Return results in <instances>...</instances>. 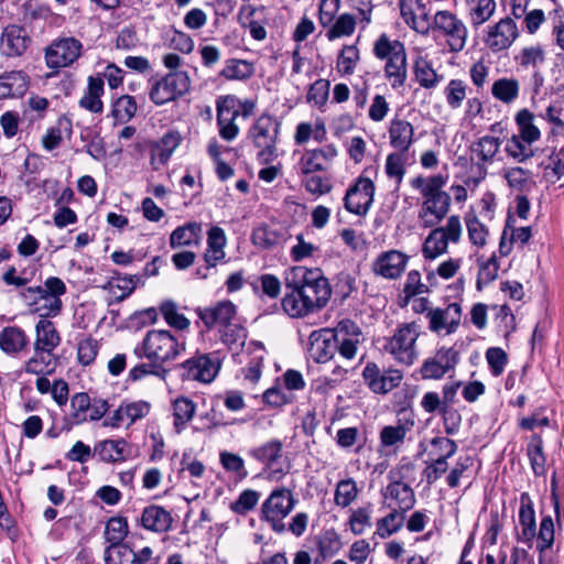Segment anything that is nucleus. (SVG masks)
Returning a JSON list of instances; mask_svg holds the SVG:
<instances>
[{
  "label": "nucleus",
  "mask_w": 564,
  "mask_h": 564,
  "mask_svg": "<svg viewBox=\"0 0 564 564\" xmlns=\"http://www.w3.org/2000/svg\"><path fill=\"white\" fill-rule=\"evenodd\" d=\"M362 377L375 393H387L398 387L403 378L400 370L389 369L381 372L378 365L369 362L362 370Z\"/></svg>",
  "instance_id": "nucleus-21"
},
{
  "label": "nucleus",
  "mask_w": 564,
  "mask_h": 564,
  "mask_svg": "<svg viewBox=\"0 0 564 564\" xmlns=\"http://www.w3.org/2000/svg\"><path fill=\"white\" fill-rule=\"evenodd\" d=\"M332 330L340 356L349 360L354 359L359 345L365 339L360 327L351 319L346 318Z\"/></svg>",
  "instance_id": "nucleus-15"
},
{
  "label": "nucleus",
  "mask_w": 564,
  "mask_h": 564,
  "mask_svg": "<svg viewBox=\"0 0 564 564\" xmlns=\"http://www.w3.org/2000/svg\"><path fill=\"white\" fill-rule=\"evenodd\" d=\"M446 184L447 176L442 174L430 176L419 175L411 180L412 188L420 192L423 200L446 194V192L443 189Z\"/></svg>",
  "instance_id": "nucleus-35"
},
{
  "label": "nucleus",
  "mask_w": 564,
  "mask_h": 564,
  "mask_svg": "<svg viewBox=\"0 0 564 564\" xmlns=\"http://www.w3.org/2000/svg\"><path fill=\"white\" fill-rule=\"evenodd\" d=\"M469 90L467 82L459 78L451 79L443 89L446 105L452 110L462 108L464 101L467 99Z\"/></svg>",
  "instance_id": "nucleus-48"
},
{
  "label": "nucleus",
  "mask_w": 564,
  "mask_h": 564,
  "mask_svg": "<svg viewBox=\"0 0 564 564\" xmlns=\"http://www.w3.org/2000/svg\"><path fill=\"white\" fill-rule=\"evenodd\" d=\"M500 144L499 138L484 135L473 143L471 153L481 165L492 163L496 154L499 152Z\"/></svg>",
  "instance_id": "nucleus-46"
},
{
  "label": "nucleus",
  "mask_w": 564,
  "mask_h": 564,
  "mask_svg": "<svg viewBox=\"0 0 564 564\" xmlns=\"http://www.w3.org/2000/svg\"><path fill=\"white\" fill-rule=\"evenodd\" d=\"M415 80L425 89H432L437 86L442 76L433 68L432 63L425 57H417L414 62Z\"/></svg>",
  "instance_id": "nucleus-50"
},
{
  "label": "nucleus",
  "mask_w": 564,
  "mask_h": 564,
  "mask_svg": "<svg viewBox=\"0 0 564 564\" xmlns=\"http://www.w3.org/2000/svg\"><path fill=\"white\" fill-rule=\"evenodd\" d=\"M457 362L458 354L454 348H440L434 356L424 360L421 366V376L423 379L440 380L454 370Z\"/></svg>",
  "instance_id": "nucleus-16"
},
{
  "label": "nucleus",
  "mask_w": 564,
  "mask_h": 564,
  "mask_svg": "<svg viewBox=\"0 0 564 564\" xmlns=\"http://www.w3.org/2000/svg\"><path fill=\"white\" fill-rule=\"evenodd\" d=\"M335 339L330 328L312 332L308 337L310 357L318 364L329 361L335 356L336 350H338Z\"/></svg>",
  "instance_id": "nucleus-23"
},
{
  "label": "nucleus",
  "mask_w": 564,
  "mask_h": 564,
  "mask_svg": "<svg viewBox=\"0 0 564 564\" xmlns=\"http://www.w3.org/2000/svg\"><path fill=\"white\" fill-rule=\"evenodd\" d=\"M191 89V78L185 70L170 72L156 80L149 93L150 99L158 106L165 105L185 95Z\"/></svg>",
  "instance_id": "nucleus-10"
},
{
  "label": "nucleus",
  "mask_w": 564,
  "mask_h": 564,
  "mask_svg": "<svg viewBox=\"0 0 564 564\" xmlns=\"http://www.w3.org/2000/svg\"><path fill=\"white\" fill-rule=\"evenodd\" d=\"M519 36V30L513 19L506 17L487 30L486 45L492 52L509 48Z\"/></svg>",
  "instance_id": "nucleus-18"
},
{
  "label": "nucleus",
  "mask_w": 564,
  "mask_h": 564,
  "mask_svg": "<svg viewBox=\"0 0 564 564\" xmlns=\"http://www.w3.org/2000/svg\"><path fill=\"white\" fill-rule=\"evenodd\" d=\"M540 117L552 126L551 133L553 135L564 134V105L561 101L550 104Z\"/></svg>",
  "instance_id": "nucleus-64"
},
{
  "label": "nucleus",
  "mask_w": 564,
  "mask_h": 564,
  "mask_svg": "<svg viewBox=\"0 0 564 564\" xmlns=\"http://www.w3.org/2000/svg\"><path fill=\"white\" fill-rule=\"evenodd\" d=\"M249 456L264 465L270 479H280L288 473L289 467L283 466V443L272 438L249 451Z\"/></svg>",
  "instance_id": "nucleus-11"
},
{
  "label": "nucleus",
  "mask_w": 564,
  "mask_h": 564,
  "mask_svg": "<svg viewBox=\"0 0 564 564\" xmlns=\"http://www.w3.org/2000/svg\"><path fill=\"white\" fill-rule=\"evenodd\" d=\"M468 18L474 28L490 20L496 11L495 0H466Z\"/></svg>",
  "instance_id": "nucleus-42"
},
{
  "label": "nucleus",
  "mask_w": 564,
  "mask_h": 564,
  "mask_svg": "<svg viewBox=\"0 0 564 564\" xmlns=\"http://www.w3.org/2000/svg\"><path fill=\"white\" fill-rule=\"evenodd\" d=\"M185 348L184 343L167 330H150L135 352L154 364H163L176 358Z\"/></svg>",
  "instance_id": "nucleus-5"
},
{
  "label": "nucleus",
  "mask_w": 564,
  "mask_h": 564,
  "mask_svg": "<svg viewBox=\"0 0 564 564\" xmlns=\"http://www.w3.org/2000/svg\"><path fill=\"white\" fill-rule=\"evenodd\" d=\"M384 500L388 501V507L398 509L399 511L406 512L415 505V495L413 489L401 481H393L389 484L383 491Z\"/></svg>",
  "instance_id": "nucleus-30"
},
{
  "label": "nucleus",
  "mask_w": 564,
  "mask_h": 564,
  "mask_svg": "<svg viewBox=\"0 0 564 564\" xmlns=\"http://www.w3.org/2000/svg\"><path fill=\"white\" fill-rule=\"evenodd\" d=\"M502 176L506 180L508 186L517 192L527 191L533 183L532 172L521 166L503 169Z\"/></svg>",
  "instance_id": "nucleus-54"
},
{
  "label": "nucleus",
  "mask_w": 564,
  "mask_h": 564,
  "mask_svg": "<svg viewBox=\"0 0 564 564\" xmlns=\"http://www.w3.org/2000/svg\"><path fill=\"white\" fill-rule=\"evenodd\" d=\"M174 427L181 433L193 419L196 412V404L187 397H178L172 403Z\"/></svg>",
  "instance_id": "nucleus-47"
},
{
  "label": "nucleus",
  "mask_w": 564,
  "mask_h": 564,
  "mask_svg": "<svg viewBox=\"0 0 564 564\" xmlns=\"http://www.w3.org/2000/svg\"><path fill=\"white\" fill-rule=\"evenodd\" d=\"M83 45L75 37H63L54 41L45 50L48 68H62L72 65L82 54Z\"/></svg>",
  "instance_id": "nucleus-13"
},
{
  "label": "nucleus",
  "mask_w": 564,
  "mask_h": 564,
  "mask_svg": "<svg viewBox=\"0 0 564 564\" xmlns=\"http://www.w3.org/2000/svg\"><path fill=\"white\" fill-rule=\"evenodd\" d=\"M280 131V123L270 115H261L249 130L256 148L258 161L261 164H269L278 156L276 141Z\"/></svg>",
  "instance_id": "nucleus-6"
},
{
  "label": "nucleus",
  "mask_w": 564,
  "mask_h": 564,
  "mask_svg": "<svg viewBox=\"0 0 564 564\" xmlns=\"http://www.w3.org/2000/svg\"><path fill=\"white\" fill-rule=\"evenodd\" d=\"M180 135L174 132L164 134L152 148L151 164L155 170L164 165L180 144Z\"/></svg>",
  "instance_id": "nucleus-37"
},
{
  "label": "nucleus",
  "mask_w": 564,
  "mask_h": 564,
  "mask_svg": "<svg viewBox=\"0 0 564 564\" xmlns=\"http://www.w3.org/2000/svg\"><path fill=\"white\" fill-rule=\"evenodd\" d=\"M137 109L134 97L123 95L113 102L111 115L117 122L127 123L135 116Z\"/></svg>",
  "instance_id": "nucleus-61"
},
{
  "label": "nucleus",
  "mask_w": 564,
  "mask_h": 564,
  "mask_svg": "<svg viewBox=\"0 0 564 564\" xmlns=\"http://www.w3.org/2000/svg\"><path fill=\"white\" fill-rule=\"evenodd\" d=\"M388 134L391 147L399 152L406 153L414 143V128L404 119H392Z\"/></svg>",
  "instance_id": "nucleus-31"
},
{
  "label": "nucleus",
  "mask_w": 564,
  "mask_h": 564,
  "mask_svg": "<svg viewBox=\"0 0 564 564\" xmlns=\"http://www.w3.org/2000/svg\"><path fill=\"white\" fill-rule=\"evenodd\" d=\"M398 6L406 25L422 34L429 32L431 23L421 0H398Z\"/></svg>",
  "instance_id": "nucleus-27"
},
{
  "label": "nucleus",
  "mask_w": 564,
  "mask_h": 564,
  "mask_svg": "<svg viewBox=\"0 0 564 564\" xmlns=\"http://www.w3.org/2000/svg\"><path fill=\"white\" fill-rule=\"evenodd\" d=\"M462 224L458 216L447 218L446 225L434 228L423 243V256L426 259H435L447 251L448 242L457 243L462 237Z\"/></svg>",
  "instance_id": "nucleus-9"
},
{
  "label": "nucleus",
  "mask_w": 564,
  "mask_h": 564,
  "mask_svg": "<svg viewBox=\"0 0 564 564\" xmlns=\"http://www.w3.org/2000/svg\"><path fill=\"white\" fill-rule=\"evenodd\" d=\"M254 74V66L246 59H228L220 72V76L228 80H245Z\"/></svg>",
  "instance_id": "nucleus-55"
},
{
  "label": "nucleus",
  "mask_w": 564,
  "mask_h": 564,
  "mask_svg": "<svg viewBox=\"0 0 564 564\" xmlns=\"http://www.w3.org/2000/svg\"><path fill=\"white\" fill-rule=\"evenodd\" d=\"M516 122L519 128L517 135L527 142H535L540 139L541 132L534 124V115L528 109H521L516 115Z\"/></svg>",
  "instance_id": "nucleus-57"
},
{
  "label": "nucleus",
  "mask_w": 564,
  "mask_h": 564,
  "mask_svg": "<svg viewBox=\"0 0 564 564\" xmlns=\"http://www.w3.org/2000/svg\"><path fill=\"white\" fill-rule=\"evenodd\" d=\"M420 336V326L404 323L397 327L392 335L383 338L382 352L402 366H411L417 359L416 340Z\"/></svg>",
  "instance_id": "nucleus-4"
},
{
  "label": "nucleus",
  "mask_w": 564,
  "mask_h": 564,
  "mask_svg": "<svg viewBox=\"0 0 564 564\" xmlns=\"http://www.w3.org/2000/svg\"><path fill=\"white\" fill-rule=\"evenodd\" d=\"M283 240L281 230L269 226H260L252 232V242L263 249H271Z\"/></svg>",
  "instance_id": "nucleus-62"
},
{
  "label": "nucleus",
  "mask_w": 564,
  "mask_h": 564,
  "mask_svg": "<svg viewBox=\"0 0 564 564\" xmlns=\"http://www.w3.org/2000/svg\"><path fill=\"white\" fill-rule=\"evenodd\" d=\"M65 293V283L57 276H50L43 285L29 286L20 295L31 313L40 318H54L62 312L61 296Z\"/></svg>",
  "instance_id": "nucleus-1"
},
{
  "label": "nucleus",
  "mask_w": 564,
  "mask_h": 564,
  "mask_svg": "<svg viewBox=\"0 0 564 564\" xmlns=\"http://www.w3.org/2000/svg\"><path fill=\"white\" fill-rule=\"evenodd\" d=\"M375 192L373 182L369 177L359 176L345 194L346 210L357 216H365L372 206Z\"/></svg>",
  "instance_id": "nucleus-12"
},
{
  "label": "nucleus",
  "mask_w": 564,
  "mask_h": 564,
  "mask_svg": "<svg viewBox=\"0 0 564 564\" xmlns=\"http://www.w3.org/2000/svg\"><path fill=\"white\" fill-rule=\"evenodd\" d=\"M104 94V80L100 77L90 76L88 78L87 90L79 100V106L90 112L101 113L104 104L101 96Z\"/></svg>",
  "instance_id": "nucleus-39"
},
{
  "label": "nucleus",
  "mask_w": 564,
  "mask_h": 564,
  "mask_svg": "<svg viewBox=\"0 0 564 564\" xmlns=\"http://www.w3.org/2000/svg\"><path fill=\"white\" fill-rule=\"evenodd\" d=\"M409 257L399 250H389L380 253L372 262V271L376 275L394 280L404 272Z\"/></svg>",
  "instance_id": "nucleus-24"
},
{
  "label": "nucleus",
  "mask_w": 564,
  "mask_h": 564,
  "mask_svg": "<svg viewBox=\"0 0 564 564\" xmlns=\"http://www.w3.org/2000/svg\"><path fill=\"white\" fill-rule=\"evenodd\" d=\"M358 495L356 481L352 478L343 479L336 485L334 502L340 508H347L358 498Z\"/></svg>",
  "instance_id": "nucleus-59"
},
{
  "label": "nucleus",
  "mask_w": 564,
  "mask_h": 564,
  "mask_svg": "<svg viewBox=\"0 0 564 564\" xmlns=\"http://www.w3.org/2000/svg\"><path fill=\"white\" fill-rule=\"evenodd\" d=\"M431 26L444 37L449 52L459 53L465 48L468 30L455 13L447 10L437 11Z\"/></svg>",
  "instance_id": "nucleus-8"
},
{
  "label": "nucleus",
  "mask_w": 564,
  "mask_h": 564,
  "mask_svg": "<svg viewBox=\"0 0 564 564\" xmlns=\"http://www.w3.org/2000/svg\"><path fill=\"white\" fill-rule=\"evenodd\" d=\"M327 131L324 121L317 120L315 123L300 122L294 133V142L299 145L307 143L311 139L318 143L326 140Z\"/></svg>",
  "instance_id": "nucleus-43"
},
{
  "label": "nucleus",
  "mask_w": 564,
  "mask_h": 564,
  "mask_svg": "<svg viewBox=\"0 0 564 564\" xmlns=\"http://www.w3.org/2000/svg\"><path fill=\"white\" fill-rule=\"evenodd\" d=\"M405 513L398 509H391V512L379 519L376 523V532L380 539H387L397 533L404 523Z\"/></svg>",
  "instance_id": "nucleus-56"
},
{
  "label": "nucleus",
  "mask_w": 564,
  "mask_h": 564,
  "mask_svg": "<svg viewBox=\"0 0 564 564\" xmlns=\"http://www.w3.org/2000/svg\"><path fill=\"white\" fill-rule=\"evenodd\" d=\"M150 410L151 404L147 401H124L111 415L105 419L102 425L109 427L130 426L135 421L145 417Z\"/></svg>",
  "instance_id": "nucleus-19"
},
{
  "label": "nucleus",
  "mask_w": 564,
  "mask_h": 564,
  "mask_svg": "<svg viewBox=\"0 0 564 564\" xmlns=\"http://www.w3.org/2000/svg\"><path fill=\"white\" fill-rule=\"evenodd\" d=\"M285 286L300 289L313 312L324 307L332 296L328 280L319 269L292 268L286 274Z\"/></svg>",
  "instance_id": "nucleus-2"
},
{
  "label": "nucleus",
  "mask_w": 564,
  "mask_h": 564,
  "mask_svg": "<svg viewBox=\"0 0 564 564\" xmlns=\"http://www.w3.org/2000/svg\"><path fill=\"white\" fill-rule=\"evenodd\" d=\"M226 242L227 239L223 228L213 226L208 230L207 249L204 253L207 268H214L225 259L226 253L224 249Z\"/></svg>",
  "instance_id": "nucleus-33"
},
{
  "label": "nucleus",
  "mask_w": 564,
  "mask_h": 564,
  "mask_svg": "<svg viewBox=\"0 0 564 564\" xmlns=\"http://www.w3.org/2000/svg\"><path fill=\"white\" fill-rule=\"evenodd\" d=\"M96 449L100 459L107 463L123 462L129 455V446L123 438L102 441Z\"/></svg>",
  "instance_id": "nucleus-41"
},
{
  "label": "nucleus",
  "mask_w": 564,
  "mask_h": 564,
  "mask_svg": "<svg viewBox=\"0 0 564 564\" xmlns=\"http://www.w3.org/2000/svg\"><path fill=\"white\" fill-rule=\"evenodd\" d=\"M152 553L149 546L135 553L127 544H115L105 550L104 560L105 564H140L150 561Z\"/></svg>",
  "instance_id": "nucleus-28"
},
{
  "label": "nucleus",
  "mask_w": 564,
  "mask_h": 564,
  "mask_svg": "<svg viewBox=\"0 0 564 564\" xmlns=\"http://www.w3.org/2000/svg\"><path fill=\"white\" fill-rule=\"evenodd\" d=\"M357 20L350 13H341L325 29L328 41L351 36L356 30Z\"/></svg>",
  "instance_id": "nucleus-49"
},
{
  "label": "nucleus",
  "mask_w": 564,
  "mask_h": 564,
  "mask_svg": "<svg viewBox=\"0 0 564 564\" xmlns=\"http://www.w3.org/2000/svg\"><path fill=\"white\" fill-rule=\"evenodd\" d=\"M196 314L208 329L218 327L220 330L232 323L237 315V307L231 301L224 300L205 307H198Z\"/></svg>",
  "instance_id": "nucleus-17"
},
{
  "label": "nucleus",
  "mask_w": 564,
  "mask_h": 564,
  "mask_svg": "<svg viewBox=\"0 0 564 564\" xmlns=\"http://www.w3.org/2000/svg\"><path fill=\"white\" fill-rule=\"evenodd\" d=\"M141 522L144 529L163 533L171 529L173 519L164 508L149 506L142 512Z\"/></svg>",
  "instance_id": "nucleus-34"
},
{
  "label": "nucleus",
  "mask_w": 564,
  "mask_h": 564,
  "mask_svg": "<svg viewBox=\"0 0 564 564\" xmlns=\"http://www.w3.org/2000/svg\"><path fill=\"white\" fill-rule=\"evenodd\" d=\"M239 115L240 110L236 97L228 96L218 102L217 122L219 126V134L226 141H231L238 135L239 128L236 124V119Z\"/></svg>",
  "instance_id": "nucleus-22"
},
{
  "label": "nucleus",
  "mask_w": 564,
  "mask_h": 564,
  "mask_svg": "<svg viewBox=\"0 0 564 564\" xmlns=\"http://www.w3.org/2000/svg\"><path fill=\"white\" fill-rule=\"evenodd\" d=\"M28 345V337L23 329L18 326H7L0 332V349L14 355L22 351Z\"/></svg>",
  "instance_id": "nucleus-38"
},
{
  "label": "nucleus",
  "mask_w": 564,
  "mask_h": 564,
  "mask_svg": "<svg viewBox=\"0 0 564 564\" xmlns=\"http://www.w3.org/2000/svg\"><path fill=\"white\" fill-rule=\"evenodd\" d=\"M373 55L384 61V75L393 89L401 88L408 76L406 52L402 42L382 33L373 43Z\"/></svg>",
  "instance_id": "nucleus-3"
},
{
  "label": "nucleus",
  "mask_w": 564,
  "mask_h": 564,
  "mask_svg": "<svg viewBox=\"0 0 564 564\" xmlns=\"http://www.w3.org/2000/svg\"><path fill=\"white\" fill-rule=\"evenodd\" d=\"M53 351L33 347V355L25 361L24 371L31 375H50L55 368Z\"/></svg>",
  "instance_id": "nucleus-40"
},
{
  "label": "nucleus",
  "mask_w": 564,
  "mask_h": 564,
  "mask_svg": "<svg viewBox=\"0 0 564 564\" xmlns=\"http://www.w3.org/2000/svg\"><path fill=\"white\" fill-rule=\"evenodd\" d=\"M338 155L335 144L306 150L300 158L296 169L301 175H311L327 171Z\"/></svg>",
  "instance_id": "nucleus-14"
},
{
  "label": "nucleus",
  "mask_w": 564,
  "mask_h": 564,
  "mask_svg": "<svg viewBox=\"0 0 564 564\" xmlns=\"http://www.w3.org/2000/svg\"><path fill=\"white\" fill-rule=\"evenodd\" d=\"M519 522L521 531L518 534V540L530 544L536 534L535 514L533 507L530 503H521L519 510Z\"/></svg>",
  "instance_id": "nucleus-53"
},
{
  "label": "nucleus",
  "mask_w": 564,
  "mask_h": 564,
  "mask_svg": "<svg viewBox=\"0 0 564 564\" xmlns=\"http://www.w3.org/2000/svg\"><path fill=\"white\" fill-rule=\"evenodd\" d=\"M295 507V499L288 488H276L263 501L261 506V520L269 523L276 533L285 531L284 519Z\"/></svg>",
  "instance_id": "nucleus-7"
},
{
  "label": "nucleus",
  "mask_w": 564,
  "mask_h": 564,
  "mask_svg": "<svg viewBox=\"0 0 564 564\" xmlns=\"http://www.w3.org/2000/svg\"><path fill=\"white\" fill-rule=\"evenodd\" d=\"M219 368L218 359H213L209 355H199L182 364V376L187 380L209 383L217 376Z\"/></svg>",
  "instance_id": "nucleus-20"
},
{
  "label": "nucleus",
  "mask_w": 564,
  "mask_h": 564,
  "mask_svg": "<svg viewBox=\"0 0 564 564\" xmlns=\"http://www.w3.org/2000/svg\"><path fill=\"white\" fill-rule=\"evenodd\" d=\"M202 239V225L198 223H187L174 229L170 236V246L172 249H178L189 246H198Z\"/></svg>",
  "instance_id": "nucleus-36"
},
{
  "label": "nucleus",
  "mask_w": 564,
  "mask_h": 564,
  "mask_svg": "<svg viewBox=\"0 0 564 564\" xmlns=\"http://www.w3.org/2000/svg\"><path fill=\"white\" fill-rule=\"evenodd\" d=\"M288 289L291 291L283 297L282 307L289 316L303 317L313 312L300 289Z\"/></svg>",
  "instance_id": "nucleus-44"
},
{
  "label": "nucleus",
  "mask_w": 564,
  "mask_h": 564,
  "mask_svg": "<svg viewBox=\"0 0 564 564\" xmlns=\"http://www.w3.org/2000/svg\"><path fill=\"white\" fill-rule=\"evenodd\" d=\"M221 341L234 351H238L241 347H243L247 339V330L235 323L229 324L228 326L221 328L219 330Z\"/></svg>",
  "instance_id": "nucleus-63"
},
{
  "label": "nucleus",
  "mask_w": 564,
  "mask_h": 564,
  "mask_svg": "<svg viewBox=\"0 0 564 564\" xmlns=\"http://www.w3.org/2000/svg\"><path fill=\"white\" fill-rule=\"evenodd\" d=\"M35 339L33 347L40 350L53 351L61 344V335L50 318H40L35 324Z\"/></svg>",
  "instance_id": "nucleus-32"
},
{
  "label": "nucleus",
  "mask_w": 564,
  "mask_h": 564,
  "mask_svg": "<svg viewBox=\"0 0 564 564\" xmlns=\"http://www.w3.org/2000/svg\"><path fill=\"white\" fill-rule=\"evenodd\" d=\"M360 61V52L357 45H344L336 59V70L341 76H350L355 73Z\"/></svg>",
  "instance_id": "nucleus-51"
},
{
  "label": "nucleus",
  "mask_w": 564,
  "mask_h": 564,
  "mask_svg": "<svg viewBox=\"0 0 564 564\" xmlns=\"http://www.w3.org/2000/svg\"><path fill=\"white\" fill-rule=\"evenodd\" d=\"M408 156L404 152H392L386 158L384 173L392 181L395 188H399L406 173Z\"/></svg>",
  "instance_id": "nucleus-45"
},
{
  "label": "nucleus",
  "mask_w": 564,
  "mask_h": 564,
  "mask_svg": "<svg viewBox=\"0 0 564 564\" xmlns=\"http://www.w3.org/2000/svg\"><path fill=\"white\" fill-rule=\"evenodd\" d=\"M413 426V420H406L403 423L399 421L397 425L384 426L380 432L382 445L393 446L403 443L408 432H410Z\"/></svg>",
  "instance_id": "nucleus-58"
},
{
  "label": "nucleus",
  "mask_w": 564,
  "mask_h": 564,
  "mask_svg": "<svg viewBox=\"0 0 564 564\" xmlns=\"http://www.w3.org/2000/svg\"><path fill=\"white\" fill-rule=\"evenodd\" d=\"M462 308L458 303H451L446 308H435L427 312L430 329L435 333L445 330L451 334L460 323Z\"/></svg>",
  "instance_id": "nucleus-25"
},
{
  "label": "nucleus",
  "mask_w": 564,
  "mask_h": 564,
  "mask_svg": "<svg viewBox=\"0 0 564 564\" xmlns=\"http://www.w3.org/2000/svg\"><path fill=\"white\" fill-rule=\"evenodd\" d=\"M451 206L449 194H443L434 198L422 200L419 218L424 227H433L442 221L447 215Z\"/></svg>",
  "instance_id": "nucleus-29"
},
{
  "label": "nucleus",
  "mask_w": 564,
  "mask_h": 564,
  "mask_svg": "<svg viewBox=\"0 0 564 564\" xmlns=\"http://www.w3.org/2000/svg\"><path fill=\"white\" fill-rule=\"evenodd\" d=\"M477 264V286L478 289H480L482 285H487L497 279L499 272V264L495 253H492L489 258H485L482 256L478 257Z\"/></svg>",
  "instance_id": "nucleus-60"
},
{
  "label": "nucleus",
  "mask_w": 564,
  "mask_h": 564,
  "mask_svg": "<svg viewBox=\"0 0 564 564\" xmlns=\"http://www.w3.org/2000/svg\"><path fill=\"white\" fill-rule=\"evenodd\" d=\"M30 42V36L23 26L10 24L2 31L0 48L7 56H21L26 51Z\"/></svg>",
  "instance_id": "nucleus-26"
},
{
  "label": "nucleus",
  "mask_w": 564,
  "mask_h": 564,
  "mask_svg": "<svg viewBox=\"0 0 564 564\" xmlns=\"http://www.w3.org/2000/svg\"><path fill=\"white\" fill-rule=\"evenodd\" d=\"M519 91L520 83L516 78H499L491 87L492 96L503 104L513 102L518 98Z\"/></svg>",
  "instance_id": "nucleus-52"
}]
</instances>
